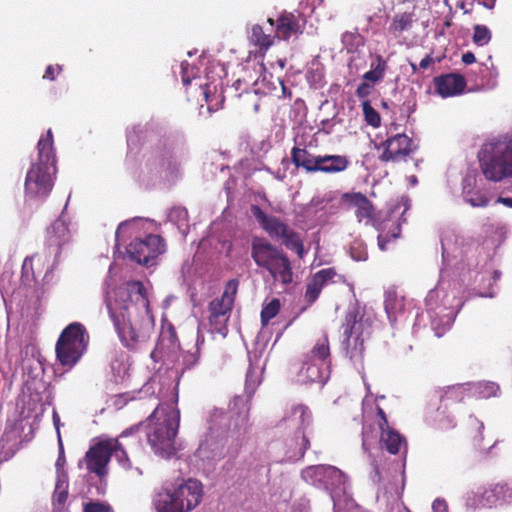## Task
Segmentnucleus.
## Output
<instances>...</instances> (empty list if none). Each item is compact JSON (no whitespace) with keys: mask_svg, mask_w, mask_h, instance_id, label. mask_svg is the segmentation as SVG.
I'll list each match as a JSON object with an SVG mask.
<instances>
[{"mask_svg":"<svg viewBox=\"0 0 512 512\" xmlns=\"http://www.w3.org/2000/svg\"><path fill=\"white\" fill-rule=\"evenodd\" d=\"M137 430L138 427H131L123 431L118 438L101 439L91 446L83 460L86 463L87 470L99 478H104L108 474V464L112 455L123 469L132 470V463L127 456L125 445L121 442V439L128 437ZM134 470L137 475H142L140 468L135 467Z\"/></svg>","mask_w":512,"mask_h":512,"instance_id":"423d86ee","label":"nucleus"},{"mask_svg":"<svg viewBox=\"0 0 512 512\" xmlns=\"http://www.w3.org/2000/svg\"><path fill=\"white\" fill-rule=\"evenodd\" d=\"M56 155L53 148L51 129L42 135L37 143V157L25 177V197L29 200L44 201L51 193L56 175Z\"/></svg>","mask_w":512,"mask_h":512,"instance_id":"7ed1b4c3","label":"nucleus"},{"mask_svg":"<svg viewBox=\"0 0 512 512\" xmlns=\"http://www.w3.org/2000/svg\"><path fill=\"white\" fill-rule=\"evenodd\" d=\"M138 221H142V219L141 218H134L132 220H128V221L122 222L118 226V228L116 230V233H115L116 239L119 240L120 235L124 234L127 231H129L130 229H132L133 226L135 225V223L138 222Z\"/></svg>","mask_w":512,"mask_h":512,"instance_id":"e2e57ef3","label":"nucleus"},{"mask_svg":"<svg viewBox=\"0 0 512 512\" xmlns=\"http://www.w3.org/2000/svg\"><path fill=\"white\" fill-rule=\"evenodd\" d=\"M372 472L370 478L374 483H379L382 480V472L376 459L371 461Z\"/></svg>","mask_w":512,"mask_h":512,"instance_id":"774afa93","label":"nucleus"},{"mask_svg":"<svg viewBox=\"0 0 512 512\" xmlns=\"http://www.w3.org/2000/svg\"><path fill=\"white\" fill-rule=\"evenodd\" d=\"M84 512H113L111 507L101 502L90 501L84 505Z\"/></svg>","mask_w":512,"mask_h":512,"instance_id":"680f3d73","label":"nucleus"},{"mask_svg":"<svg viewBox=\"0 0 512 512\" xmlns=\"http://www.w3.org/2000/svg\"><path fill=\"white\" fill-rule=\"evenodd\" d=\"M251 258L255 264L267 270L273 280L289 284L293 280L290 261L282 249L265 239L255 238L251 245Z\"/></svg>","mask_w":512,"mask_h":512,"instance_id":"9d476101","label":"nucleus"},{"mask_svg":"<svg viewBox=\"0 0 512 512\" xmlns=\"http://www.w3.org/2000/svg\"><path fill=\"white\" fill-rule=\"evenodd\" d=\"M335 275L332 269H322L317 272L306 286L305 298L309 303H313L320 295V292L327 281Z\"/></svg>","mask_w":512,"mask_h":512,"instance_id":"bb28decb","label":"nucleus"},{"mask_svg":"<svg viewBox=\"0 0 512 512\" xmlns=\"http://www.w3.org/2000/svg\"><path fill=\"white\" fill-rule=\"evenodd\" d=\"M199 89L201 90L205 101L207 103L206 106V112L208 114L215 112L219 109V100L215 96V94H212V87L209 84H206L204 87L202 84H199Z\"/></svg>","mask_w":512,"mask_h":512,"instance_id":"49530a36","label":"nucleus"},{"mask_svg":"<svg viewBox=\"0 0 512 512\" xmlns=\"http://www.w3.org/2000/svg\"><path fill=\"white\" fill-rule=\"evenodd\" d=\"M303 28L304 20L300 15L284 13L277 19L275 36L287 41L302 34Z\"/></svg>","mask_w":512,"mask_h":512,"instance_id":"aec40b11","label":"nucleus"},{"mask_svg":"<svg viewBox=\"0 0 512 512\" xmlns=\"http://www.w3.org/2000/svg\"><path fill=\"white\" fill-rule=\"evenodd\" d=\"M350 255L355 261H365L368 258L367 246L361 239H355L350 244Z\"/></svg>","mask_w":512,"mask_h":512,"instance_id":"8fccbe9b","label":"nucleus"},{"mask_svg":"<svg viewBox=\"0 0 512 512\" xmlns=\"http://www.w3.org/2000/svg\"><path fill=\"white\" fill-rule=\"evenodd\" d=\"M105 303L121 342L130 349L145 343L154 326L146 288L140 281L118 287Z\"/></svg>","mask_w":512,"mask_h":512,"instance_id":"f257e3e1","label":"nucleus"},{"mask_svg":"<svg viewBox=\"0 0 512 512\" xmlns=\"http://www.w3.org/2000/svg\"><path fill=\"white\" fill-rule=\"evenodd\" d=\"M344 48L350 54L360 55L365 50L364 37L358 32H345L341 38Z\"/></svg>","mask_w":512,"mask_h":512,"instance_id":"e433bc0d","label":"nucleus"},{"mask_svg":"<svg viewBox=\"0 0 512 512\" xmlns=\"http://www.w3.org/2000/svg\"><path fill=\"white\" fill-rule=\"evenodd\" d=\"M414 21V14L411 12L397 13L392 19L389 31L395 37H399L403 32L412 28Z\"/></svg>","mask_w":512,"mask_h":512,"instance_id":"c9c22d12","label":"nucleus"},{"mask_svg":"<svg viewBox=\"0 0 512 512\" xmlns=\"http://www.w3.org/2000/svg\"><path fill=\"white\" fill-rule=\"evenodd\" d=\"M466 203L472 207H485L489 203L488 197L480 190H473L471 194L463 196Z\"/></svg>","mask_w":512,"mask_h":512,"instance_id":"864d4df0","label":"nucleus"},{"mask_svg":"<svg viewBox=\"0 0 512 512\" xmlns=\"http://www.w3.org/2000/svg\"><path fill=\"white\" fill-rule=\"evenodd\" d=\"M238 282L230 280L227 284L226 291L221 298L212 300L209 304V312L211 315L229 316L233 305V295L236 293Z\"/></svg>","mask_w":512,"mask_h":512,"instance_id":"b1692460","label":"nucleus"},{"mask_svg":"<svg viewBox=\"0 0 512 512\" xmlns=\"http://www.w3.org/2000/svg\"><path fill=\"white\" fill-rule=\"evenodd\" d=\"M169 222L177 226L180 233L185 237L188 233V212L183 207H174L168 213Z\"/></svg>","mask_w":512,"mask_h":512,"instance_id":"ea45409f","label":"nucleus"},{"mask_svg":"<svg viewBox=\"0 0 512 512\" xmlns=\"http://www.w3.org/2000/svg\"><path fill=\"white\" fill-rule=\"evenodd\" d=\"M362 110L365 117V121L376 128L380 126L381 118L379 113L371 106L369 101H364L362 104Z\"/></svg>","mask_w":512,"mask_h":512,"instance_id":"603ef678","label":"nucleus"},{"mask_svg":"<svg viewBox=\"0 0 512 512\" xmlns=\"http://www.w3.org/2000/svg\"><path fill=\"white\" fill-rule=\"evenodd\" d=\"M425 305L431 329L436 337H441L451 328L462 302L454 291L445 292L443 282H440L428 292Z\"/></svg>","mask_w":512,"mask_h":512,"instance_id":"1a4fd4ad","label":"nucleus"},{"mask_svg":"<svg viewBox=\"0 0 512 512\" xmlns=\"http://www.w3.org/2000/svg\"><path fill=\"white\" fill-rule=\"evenodd\" d=\"M377 148L383 150L379 158L384 162L401 161L415 149L412 140L402 133L387 138Z\"/></svg>","mask_w":512,"mask_h":512,"instance_id":"dca6fc26","label":"nucleus"},{"mask_svg":"<svg viewBox=\"0 0 512 512\" xmlns=\"http://www.w3.org/2000/svg\"><path fill=\"white\" fill-rule=\"evenodd\" d=\"M302 479L329 493L333 512H350L356 503L349 492V483L344 472L332 465H312L301 472Z\"/></svg>","mask_w":512,"mask_h":512,"instance_id":"39448f33","label":"nucleus"},{"mask_svg":"<svg viewBox=\"0 0 512 512\" xmlns=\"http://www.w3.org/2000/svg\"><path fill=\"white\" fill-rule=\"evenodd\" d=\"M202 485L195 479L166 482L155 494L153 504L157 512H189L201 501Z\"/></svg>","mask_w":512,"mask_h":512,"instance_id":"6e6552de","label":"nucleus"},{"mask_svg":"<svg viewBox=\"0 0 512 512\" xmlns=\"http://www.w3.org/2000/svg\"><path fill=\"white\" fill-rule=\"evenodd\" d=\"M494 493L497 496L499 502H511L512 501V481L501 482L493 485Z\"/></svg>","mask_w":512,"mask_h":512,"instance_id":"de8ad7c7","label":"nucleus"},{"mask_svg":"<svg viewBox=\"0 0 512 512\" xmlns=\"http://www.w3.org/2000/svg\"><path fill=\"white\" fill-rule=\"evenodd\" d=\"M68 474H60V477H57L55 489L53 493V504L58 506H63L68 498Z\"/></svg>","mask_w":512,"mask_h":512,"instance_id":"a19ab883","label":"nucleus"},{"mask_svg":"<svg viewBox=\"0 0 512 512\" xmlns=\"http://www.w3.org/2000/svg\"><path fill=\"white\" fill-rule=\"evenodd\" d=\"M88 341V333L82 324H69L57 341V359L63 366L73 367L85 353Z\"/></svg>","mask_w":512,"mask_h":512,"instance_id":"9b49d317","label":"nucleus"},{"mask_svg":"<svg viewBox=\"0 0 512 512\" xmlns=\"http://www.w3.org/2000/svg\"><path fill=\"white\" fill-rule=\"evenodd\" d=\"M180 412L172 405H158L149 417L147 441L155 455L170 459L181 449L176 436L179 429Z\"/></svg>","mask_w":512,"mask_h":512,"instance_id":"20e7f679","label":"nucleus"},{"mask_svg":"<svg viewBox=\"0 0 512 512\" xmlns=\"http://www.w3.org/2000/svg\"><path fill=\"white\" fill-rule=\"evenodd\" d=\"M388 68L387 61L379 54L372 57L370 70L362 76L363 80L378 83L383 80Z\"/></svg>","mask_w":512,"mask_h":512,"instance_id":"72a5a7b5","label":"nucleus"},{"mask_svg":"<svg viewBox=\"0 0 512 512\" xmlns=\"http://www.w3.org/2000/svg\"><path fill=\"white\" fill-rule=\"evenodd\" d=\"M309 206L315 208L317 212H323L327 216L336 214L341 208L346 207L344 193L337 191H328L323 195L314 196Z\"/></svg>","mask_w":512,"mask_h":512,"instance_id":"6ab92c4d","label":"nucleus"},{"mask_svg":"<svg viewBox=\"0 0 512 512\" xmlns=\"http://www.w3.org/2000/svg\"><path fill=\"white\" fill-rule=\"evenodd\" d=\"M287 458L290 460H298L304 456L305 451L309 447V440L305 433H295L293 439L287 443Z\"/></svg>","mask_w":512,"mask_h":512,"instance_id":"f704fd0d","label":"nucleus"},{"mask_svg":"<svg viewBox=\"0 0 512 512\" xmlns=\"http://www.w3.org/2000/svg\"><path fill=\"white\" fill-rule=\"evenodd\" d=\"M481 171L489 181L511 178L512 191V134L487 141L478 154Z\"/></svg>","mask_w":512,"mask_h":512,"instance_id":"0eeeda50","label":"nucleus"},{"mask_svg":"<svg viewBox=\"0 0 512 512\" xmlns=\"http://www.w3.org/2000/svg\"><path fill=\"white\" fill-rule=\"evenodd\" d=\"M349 160L343 155H318V172L339 173L347 169Z\"/></svg>","mask_w":512,"mask_h":512,"instance_id":"c85d7f7f","label":"nucleus"},{"mask_svg":"<svg viewBox=\"0 0 512 512\" xmlns=\"http://www.w3.org/2000/svg\"><path fill=\"white\" fill-rule=\"evenodd\" d=\"M377 502L380 507L385 505V509L383 512H393V509H391V497L387 496V492H383L382 494L378 493L377 495Z\"/></svg>","mask_w":512,"mask_h":512,"instance_id":"338daca9","label":"nucleus"},{"mask_svg":"<svg viewBox=\"0 0 512 512\" xmlns=\"http://www.w3.org/2000/svg\"><path fill=\"white\" fill-rule=\"evenodd\" d=\"M263 228L273 237L281 238V236L287 232L289 228L286 224L280 221L278 218L272 216L263 225Z\"/></svg>","mask_w":512,"mask_h":512,"instance_id":"c03bdc74","label":"nucleus"},{"mask_svg":"<svg viewBox=\"0 0 512 512\" xmlns=\"http://www.w3.org/2000/svg\"><path fill=\"white\" fill-rule=\"evenodd\" d=\"M142 133L143 127L141 126H134L127 131V145L130 150L137 148L140 143Z\"/></svg>","mask_w":512,"mask_h":512,"instance_id":"5fc2aeb1","label":"nucleus"},{"mask_svg":"<svg viewBox=\"0 0 512 512\" xmlns=\"http://www.w3.org/2000/svg\"><path fill=\"white\" fill-rule=\"evenodd\" d=\"M427 422L439 430H449L456 426L455 417L448 409L447 404H442L436 409L430 410L426 416Z\"/></svg>","mask_w":512,"mask_h":512,"instance_id":"a878e982","label":"nucleus"},{"mask_svg":"<svg viewBox=\"0 0 512 512\" xmlns=\"http://www.w3.org/2000/svg\"><path fill=\"white\" fill-rule=\"evenodd\" d=\"M349 69L355 73H358L360 70L366 67V59L364 52L360 55L357 54H351V57L349 59Z\"/></svg>","mask_w":512,"mask_h":512,"instance_id":"13d9d810","label":"nucleus"},{"mask_svg":"<svg viewBox=\"0 0 512 512\" xmlns=\"http://www.w3.org/2000/svg\"><path fill=\"white\" fill-rule=\"evenodd\" d=\"M157 350L161 352L167 364H172V369L176 373H183V358L180 356V345L176 333L172 328L164 331L160 335Z\"/></svg>","mask_w":512,"mask_h":512,"instance_id":"f3484780","label":"nucleus"},{"mask_svg":"<svg viewBox=\"0 0 512 512\" xmlns=\"http://www.w3.org/2000/svg\"><path fill=\"white\" fill-rule=\"evenodd\" d=\"M291 159L297 168H303L308 173L318 172V156L311 154L304 148L293 147Z\"/></svg>","mask_w":512,"mask_h":512,"instance_id":"cd10ccee","label":"nucleus"},{"mask_svg":"<svg viewBox=\"0 0 512 512\" xmlns=\"http://www.w3.org/2000/svg\"><path fill=\"white\" fill-rule=\"evenodd\" d=\"M491 40V32L485 25L477 24L474 26L473 41L478 46H485Z\"/></svg>","mask_w":512,"mask_h":512,"instance_id":"3c124183","label":"nucleus"},{"mask_svg":"<svg viewBox=\"0 0 512 512\" xmlns=\"http://www.w3.org/2000/svg\"><path fill=\"white\" fill-rule=\"evenodd\" d=\"M495 495L493 485L479 487L466 494L465 505L468 509L472 510L491 508L498 504L497 496Z\"/></svg>","mask_w":512,"mask_h":512,"instance_id":"4be33fe9","label":"nucleus"},{"mask_svg":"<svg viewBox=\"0 0 512 512\" xmlns=\"http://www.w3.org/2000/svg\"><path fill=\"white\" fill-rule=\"evenodd\" d=\"M145 165L149 173L164 175L167 179L174 178L179 173L180 168L172 144L166 142L158 145L151 152Z\"/></svg>","mask_w":512,"mask_h":512,"instance_id":"4468645a","label":"nucleus"},{"mask_svg":"<svg viewBox=\"0 0 512 512\" xmlns=\"http://www.w3.org/2000/svg\"><path fill=\"white\" fill-rule=\"evenodd\" d=\"M476 189V176L473 174H467L462 180V195L471 194Z\"/></svg>","mask_w":512,"mask_h":512,"instance_id":"052dcab7","label":"nucleus"},{"mask_svg":"<svg viewBox=\"0 0 512 512\" xmlns=\"http://www.w3.org/2000/svg\"><path fill=\"white\" fill-rule=\"evenodd\" d=\"M378 230V247L381 251L387 249V243L391 240L397 239L400 236L401 227L396 221L386 220L385 222L376 226Z\"/></svg>","mask_w":512,"mask_h":512,"instance_id":"c756f323","label":"nucleus"},{"mask_svg":"<svg viewBox=\"0 0 512 512\" xmlns=\"http://www.w3.org/2000/svg\"><path fill=\"white\" fill-rule=\"evenodd\" d=\"M381 429L380 444L381 447L386 449L390 454H397L403 443V437L389 426L383 427L379 425Z\"/></svg>","mask_w":512,"mask_h":512,"instance_id":"2f4dec72","label":"nucleus"},{"mask_svg":"<svg viewBox=\"0 0 512 512\" xmlns=\"http://www.w3.org/2000/svg\"><path fill=\"white\" fill-rule=\"evenodd\" d=\"M374 84L375 83H372L370 81L363 80V82L359 84V86L356 89L357 96L360 98L367 97L371 93Z\"/></svg>","mask_w":512,"mask_h":512,"instance_id":"69168bd1","label":"nucleus"},{"mask_svg":"<svg viewBox=\"0 0 512 512\" xmlns=\"http://www.w3.org/2000/svg\"><path fill=\"white\" fill-rule=\"evenodd\" d=\"M470 384H456L452 386H448L445 389L440 391L439 401L442 404H447L448 402H461L465 399L466 396H470Z\"/></svg>","mask_w":512,"mask_h":512,"instance_id":"473e14b6","label":"nucleus"},{"mask_svg":"<svg viewBox=\"0 0 512 512\" xmlns=\"http://www.w3.org/2000/svg\"><path fill=\"white\" fill-rule=\"evenodd\" d=\"M58 443V458L56 460V474L57 477H60V474H67V472L64 470V465L66 463L65 453H64V445L62 441V437L59 436Z\"/></svg>","mask_w":512,"mask_h":512,"instance_id":"4d7b16f0","label":"nucleus"},{"mask_svg":"<svg viewBox=\"0 0 512 512\" xmlns=\"http://www.w3.org/2000/svg\"><path fill=\"white\" fill-rule=\"evenodd\" d=\"M249 406L242 397H234L229 412L214 408L208 418V432L201 441L196 454L203 461H215L226 455L229 431L239 440L248 430Z\"/></svg>","mask_w":512,"mask_h":512,"instance_id":"f03ea898","label":"nucleus"},{"mask_svg":"<svg viewBox=\"0 0 512 512\" xmlns=\"http://www.w3.org/2000/svg\"><path fill=\"white\" fill-rule=\"evenodd\" d=\"M209 325L211 333H218L225 337L227 335V322L229 320V316H220L217 315H209Z\"/></svg>","mask_w":512,"mask_h":512,"instance_id":"a18cd8bd","label":"nucleus"},{"mask_svg":"<svg viewBox=\"0 0 512 512\" xmlns=\"http://www.w3.org/2000/svg\"><path fill=\"white\" fill-rule=\"evenodd\" d=\"M470 384V394L479 398H490L497 396L500 387L495 382H477Z\"/></svg>","mask_w":512,"mask_h":512,"instance_id":"58836bf2","label":"nucleus"},{"mask_svg":"<svg viewBox=\"0 0 512 512\" xmlns=\"http://www.w3.org/2000/svg\"><path fill=\"white\" fill-rule=\"evenodd\" d=\"M356 309L349 310L342 325V346L351 360L361 359L364 351V341L370 334V321L362 316L358 318Z\"/></svg>","mask_w":512,"mask_h":512,"instance_id":"f8f14e48","label":"nucleus"},{"mask_svg":"<svg viewBox=\"0 0 512 512\" xmlns=\"http://www.w3.org/2000/svg\"><path fill=\"white\" fill-rule=\"evenodd\" d=\"M72 223L66 219L64 212L53 222L47 230V244L49 247H56V254L70 241L72 237Z\"/></svg>","mask_w":512,"mask_h":512,"instance_id":"a211bd4d","label":"nucleus"},{"mask_svg":"<svg viewBox=\"0 0 512 512\" xmlns=\"http://www.w3.org/2000/svg\"><path fill=\"white\" fill-rule=\"evenodd\" d=\"M330 376V349L328 339H319L307 355L298 374L302 383L324 384Z\"/></svg>","mask_w":512,"mask_h":512,"instance_id":"ddd939ff","label":"nucleus"},{"mask_svg":"<svg viewBox=\"0 0 512 512\" xmlns=\"http://www.w3.org/2000/svg\"><path fill=\"white\" fill-rule=\"evenodd\" d=\"M384 308L390 320L395 319L398 313L403 310V299L398 297L395 290L388 289L385 292Z\"/></svg>","mask_w":512,"mask_h":512,"instance_id":"4c0bfd02","label":"nucleus"},{"mask_svg":"<svg viewBox=\"0 0 512 512\" xmlns=\"http://www.w3.org/2000/svg\"><path fill=\"white\" fill-rule=\"evenodd\" d=\"M346 209H354L359 222L369 223L374 216V208L368 198L361 193H344Z\"/></svg>","mask_w":512,"mask_h":512,"instance_id":"5701e85b","label":"nucleus"},{"mask_svg":"<svg viewBox=\"0 0 512 512\" xmlns=\"http://www.w3.org/2000/svg\"><path fill=\"white\" fill-rule=\"evenodd\" d=\"M280 310L279 299H272L269 303L263 306L261 311V322L262 325H267L268 322L274 318Z\"/></svg>","mask_w":512,"mask_h":512,"instance_id":"09e8293b","label":"nucleus"},{"mask_svg":"<svg viewBox=\"0 0 512 512\" xmlns=\"http://www.w3.org/2000/svg\"><path fill=\"white\" fill-rule=\"evenodd\" d=\"M284 420L289 427L296 429V433H305L306 428L312 422V414L307 406L297 404L291 408Z\"/></svg>","mask_w":512,"mask_h":512,"instance_id":"393cba45","label":"nucleus"},{"mask_svg":"<svg viewBox=\"0 0 512 512\" xmlns=\"http://www.w3.org/2000/svg\"><path fill=\"white\" fill-rule=\"evenodd\" d=\"M249 368L246 373V381H245V390L247 393V397L244 399L248 403V398L252 396V394L255 392L256 387L260 384L261 378H260V372L258 369H256L253 366V360L252 357L249 356ZM243 398V396H241Z\"/></svg>","mask_w":512,"mask_h":512,"instance_id":"79ce46f5","label":"nucleus"},{"mask_svg":"<svg viewBox=\"0 0 512 512\" xmlns=\"http://www.w3.org/2000/svg\"><path fill=\"white\" fill-rule=\"evenodd\" d=\"M283 244L290 250L295 251L300 257L303 256L304 247L300 236L294 232L291 228L287 229V232L281 236Z\"/></svg>","mask_w":512,"mask_h":512,"instance_id":"37998d69","label":"nucleus"},{"mask_svg":"<svg viewBox=\"0 0 512 512\" xmlns=\"http://www.w3.org/2000/svg\"><path fill=\"white\" fill-rule=\"evenodd\" d=\"M194 348H195V351H193V352H191V351L184 352L180 348V356H181V358H183V369H187V370L191 369L198 363V360H199L198 348L197 347H194Z\"/></svg>","mask_w":512,"mask_h":512,"instance_id":"6e6d98bb","label":"nucleus"},{"mask_svg":"<svg viewBox=\"0 0 512 512\" xmlns=\"http://www.w3.org/2000/svg\"><path fill=\"white\" fill-rule=\"evenodd\" d=\"M434 87L441 97L447 98L461 94L466 87V82L463 76L451 73L436 77Z\"/></svg>","mask_w":512,"mask_h":512,"instance_id":"412c9836","label":"nucleus"},{"mask_svg":"<svg viewBox=\"0 0 512 512\" xmlns=\"http://www.w3.org/2000/svg\"><path fill=\"white\" fill-rule=\"evenodd\" d=\"M129 258L141 265L152 266L155 259L164 253L165 244L158 235L150 234L144 239H135L127 249Z\"/></svg>","mask_w":512,"mask_h":512,"instance_id":"2eb2a0df","label":"nucleus"},{"mask_svg":"<svg viewBox=\"0 0 512 512\" xmlns=\"http://www.w3.org/2000/svg\"><path fill=\"white\" fill-rule=\"evenodd\" d=\"M469 426L471 428H475L476 431L478 432V436L475 438V442L477 444H479L482 441V439H483L482 432L484 430V423L479 421L478 419L470 416V418H469Z\"/></svg>","mask_w":512,"mask_h":512,"instance_id":"0e129e2a","label":"nucleus"},{"mask_svg":"<svg viewBox=\"0 0 512 512\" xmlns=\"http://www.w3.org/2000/svg\"><path fill=\"white\" fill-rule=\"evenodd\" d=\"M275 38V35L264 31L259 24H254L248 33L250 43L260 51H267L273 45Z\"/></svg>","mask_w":512,"mask_h":512,"instance_id":"7c9ffc66","label":"nucleus"},{"mask_svg":"<svg viewBox=\"0 0 512 512\" xmlns=\"http://www.w3.org/2000/svg\"><path fill=\"white\" fill-rule=\"evenodd\" d=\"M194 68L189 65L186 61H182L180 64V74L182 78V83L184 86H187L191 83L192 78H194Z\"/></svg>","mask_w":512,"mask_h":512,"instance_id":"bf43d9fd","label":"nucleus"}]
</instances>
